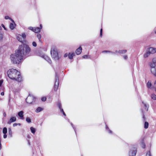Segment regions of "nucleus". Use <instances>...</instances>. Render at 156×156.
I'll list each match as a JSON object with an SVG mask.
<instances>
[{
    "label": "nucleus",
    "instance_id": "nucleus-1",
    "mask_svg": "<svg viewBox=\"0 0 156 156\" xmlns=\"http://www.w3.org/2000/svg\"><path fill=\"white\" fill-rule=\"evenodd\" d=\"M30 51V48L27 44L20 45L15 53L10 56L12 62L14 64H19L25 57L27 56Z\"/></svg>",
    "mask_w": 156,
    "mask_h": 156
},
{
    "label": "nucleus",
    "instance_id": "nucleus-2",
    "mask_svg": "<svg viewBox=\"0 0 156 156\" xmlns=\"http://www.w3.org/2000/svg\"><path fill=\"white\" fill-rule=\"evenodd\" d=\"M8 77L12 80H14L19 82L22 80L20 73L16 69H11L7 72Z\"/></svg>",
    "mask_w": 156,
    "mask_h": 156
},
{
    "label": "nucleus",
    "instance_id": "nucleus-3",
    "mask_svg": "<svg viewBox=\"0 0 156 156\" xmlns=\"http://www.w3.org/2000/svg\"><path fill=\"white\" fill-rule=\"evenodd\" d=\"M51 56L55 60H57L58 59V53L55 49H54L51 51Z\"/></svg>",
    "mask_w": 156,
    "mask_h": 156
},
{
    "label": "nucleus",
    "instance_id": "nucleus-4",
    "mask_svg": "<svg viewBox=\"0 0 156 156\" xmlns=\"http://www.w3.org/2000/svg\"><path fill=\"white\" fill-rule=\"evenodd\" d=\"M136 153V147H132L129 152V156H135Z\"/></svg>",
    "mask_w": 156,
    "mask_h": 156
},
{
    "label": "nucleus",
    "instance_id": "nucleus-5",
    "mask_svg": "<svg viewBox=\"0 0 156 156\" xmlns=\"http://www.w3.org/2000/svg\"><path fill=\"white\" fill-rule=\"evenodd\" d=\"M59 84L58 78L57 75L56 74L55 81V84L54 90L55 91H56L58 88Z\"/></svg>",
    "mask_w": 156,
    "mask_h": 156
},
{
    "label": "nucleus",
    "instance_id": "nucleus-6",
    "mask_svg": "<svg viewBox=\"0 0 156 156\" xmlns=\"http://www.w3.org/2000/svg\"><path fill=\"white\" fill-rule=\"evenodd\" d=\"M34 99L33 96L29 95L26 99V102L27 103L31 104L34 101Z\"/></svg>",
    "mask_w": 156,
    "mask_h": 156
},
{
    "label": "nucleus",
    "instance_id": "nucleus-7",
    "mask_svg": "<svg viewBox=\"0 0 156 156\" xmlns=\"http://www.w3.org/2000/svg\"><path fill=\"white\" fill-rule=\"evenodd\" d=\"M41 57L42 58L44 59L45 60L47 61L49 63H51V59L48 57L47 55H45L43 54L41 55Z\"/></svg>",
    "mask_w": 156,
    "mask_h": 156
},
{
    "label": "nucleus",
    "instance_id": "nucleus-8",
    "mask_svg": "<svg viewBox=\"0 0 156 156\" xmlns=\"http://www.w3.org/2000/svg\"><path fill=\"white\" fill-rule=\"evenodd\" d=\"M151 54H154L156 52V48L153 47H150L148 49Z\"/></svg>",
    "mask_w": 156,
    "mask_h": 156
},
{
    "label": "nucleus",
    "instance_id": "nucleus-9",
    "mask_svg": "<svg viewBox=\"0 0 156 156\" xmlns=\"http://www.w3.org/2000/svg\"><path fill=\"white\" fill-rule=\"evenodd\" d=\"M23 113L24 112L22 111L19 112L18 113V115L21 119H24Z\"/></svg>",
    "mask_w": 156,
    "mask_h": 156
},
{
    "label": "nucleus",
    "instance_id": "nucleus-10",
    "mask_svg": "<svg viewBox=\"0 0 156 156\" xmlns=\"http://www.w3.org/2000/svg\"><path fill=\"white\" fill-rule=\"evenodd\" d=\"M16 118L15 117H11L9 120L8 121V123L10 124L12 122L16 121Z\"/></svg>",
    "mask_w": 156,
    "mask_h": 156
},
{
    "label": "nucleus",
    "instance_id": "nucleus-11",
    "mask_svg": "<svg viewBox=\"0 0 156 156\" xmlns=\"http://www.w3.org/2000/svg\"><path fill=\"white\" fill-rule=\"evenodd\" d=\"M82 48L80 47L77 48L76 51V53L77 55H80L82 52Z\"/></svg>",
    "mask_w": 156,
    "mask_h": 156
},
{
    "label": "nucleus",
    "instance_id": "nucleus-12",
    "mask_svg": "<svg viewBox=\"0 0 156 156\" xmlns=\"http://www.w3.org/2000/svg\"><path fill=\"white\" fill-rule=\"evenodd\" d=\"M151 54L148 49L147 50L146 53L144 55V58H146L149 56Z\"/></svg>",
    "mask_w": 156,
    "mask_h": 156
},
{
    "label": "nucleus",
    "instance_id": "nucleus-13",
    "mask_svg": "<svg viewBox=\"0 0 156 156\" xmlns=\"http://www.w3.org/2000/svg\"><path fill=\"white\" fill-rule=\"evenodd\" d=\"M16 25V24L15 22H13L12 23H11L9 25V27L11 30H13L14 28Z\"/></svg>",
    "mask_w": 156,
    "mask_h": 156
},
{
    "label": "nucleus",
    "instance_id": "nucleus-14",
    "mask_svg": "<svg viewBox=\"0 0 156 156\" xmlns=\"http://www.w3.org/2000/svg\"><path fill=\"white\" fill-rule=\"evenodd\" d=\"M75 55L74 53H69L68 54V58L70 59H72L73 56Z\"/></svg>",
    "mask_w": 156,
    "mask_h": 156
},
{
    "label": "nucleus",
    "instance_id": "nucleus-15",
    "mask_svg": "<svg viewBox=\"0 0 156 156\" xmlns=\"http://www.w3.org/2000/svg\"><path fill=\"white\" fill-rule=\"evenodd\" d=\"M151 72L155 76H156V71L155 68H151Z\"/></svg>",
    "mask_w": 156,
    "mask_h": 156
},
{
    "label": "nucleus",
    "instance_id": "nucleus-16",
    "mask_svg": "<svg viewBox=\"0 0 156 156\" xmlns=\"http://www.w3.org/2000/svg\"><path fill=\"white\" fill-rule=\"evenodd\" d=\"M41 31L40 28L38 27H34V32L36 33H37L40 32Z\"/></svg>",
    "mask_w": 156,
    "mask_h": 156
},
{
    "label": "nucleus",
    "instance_id": "nucleus-17",
    "mask_svg": "<svg viewBox=\"0 0 156 156\" xmlns=\"http://www.w3.org/2000/svg\"><path fill=\"white\" fill-rule=\"evenodd\" d=\"M151 98L154 100H156V95L154 94H152L151 95Z\"/></svg>",
    "mask_w": 156,
    "mask_h": 156
},
{
    "label": "nucleus",
    "instance_id": "nucleus-18",
    "mask_svg": "<svg viewBox=\"0 0 156 156\" xmlns=\"http://www.w3.org/2000/svg\"><path fill=\"white\" fill-rule=\"evenodd\" d=\"M126 52V50H120L118 51V53L121 54H124Z\"/></svg>",
    "mask_w": 156,
    "mask_h": 156
},
{
    "label": "nucleus",
    "instance_id": "nucleus-19",
    "mask_svg": "<svg viewBox=\"0 0 156 156\" xmlns=\"http://www.w3.org/2000/svg\"><path fill=\"white\" fill-rule=\"evenodd\" d=\"M5 19L6 20L9 19L11 20L12 22L14 23V21L11 18L9 17V16H5Z\"/></svg>",
    "mask_w": 156,
    "mask_h": 156
},
{
    "label": "nucleus",
    "instance_id": "nucleus-20",
    "mask_svg": "<svg viewBox=\"0 0 156 156\" xmlns=\"http://www.w3.org/2000/svg\"><path fill=\"white\" fill-rule=\"evenodd\" d=\"M151 86V82L150 81H149L147 84V86L148 88H150Z\"/></svg>",
    "mask_w": 156,
    "mask_h": 156
},
{
    "label": "nucleus",
    "instance_id": "nucleus-21",
    "mask_svg": "<svg viewBox=\"0 0 156 156\" xmlns=\"http://www.w3.org/2000/svg\"><path fill=\"white\" fill-rule=\"evenodd\" d=\"M42 110V109L40 107H38L36 110V112H41Z\"/></svg>",
    "mask_w": 156,
    "mask_h": 156
},
{
    "label": "nucleus",
    "instance_id": "nucleus-22",
    "mask_svg": "<svg viewBox=\"0 0 156 156\" xmlns=\"http://www.w3.org/2000/svg\"><path fill=\"white\" fill-rule=\"evenodd\" d=\"M150 66L151 68H155V64L154 63H151L150 64Z\"/></svg>",
    "mask_w": 156,
    "mask_h": 156
},
{
    "label": "nucleus",
    "instance_id": "nucleus-23",
    "mask_svg": "<svg viewBox=\"0 0 156 156\" xmlns=\"http://www.w3.org/2000/svg\"><path fill=\"white\" fill-rule=\"evenodd\" d=\"M30 130H31V132L32 133H33V134L34 133L35 131V128H34L33 127H31L30 128Z\"/></svg>",
    "mask_w": 156,
    "mask_h": 156
},
{
    "label": "nucleus",
    "instance_id": "nucleus-24",
    "mask_svg": "<svg viewBox=\"0 0 156 156\" xmlns=\"http://www.w3.org/2000/svg\"><path fill=\"white\" fill-rule=\"evenodd\" d=\"M148 122H146L144 123V127L145 129H147L148 128Z\"/></svg>",
    "mask_w": 156,
    "mask_h": 156
},
{
    "label": "nucleus",
    "instance_id": "nucleus-25",
    "mask_svg": "<svg viewBox=\"0 0 156 156\" xmlns=\"http://www.w3.org/2000/svg\"><path fill=\"white\" fill-rule=\"evenodd\" d=\"M141 145L142 147L144 148H145V145L143 140L141 143Z\"/></svg>",
    "mask_w": 156,
    "mask_h": 156
},
{
    "label": "nucleus",
    "instance_id": "nucleus-26",
    "mask_svg": "<svg viewBox=\"0 0 156 156\" xmlns=\"http://www.w3.org/2000/svg\"><path fill=\"white\" fill-rule=\"evenodd\" d=\"M7 133V129L6 127H4L3 129V133L4 134H6Z\"/></svg>",
    "mask_w": 156,
    "mask_h": 156
},
{
    "label": "nucleus",
    "instance_id": "nucleus-27",
    "mask_svg": "<svg viewBox=\"0 0 156 156\" xmlns=\"http://www.w3.org/2000/svg\"><path fill=\"white\" fill-rule=\"evenodd\" d=\"M21 37V35H19L18 36H17V39L19 41L21 42L22 40V39L20 38Z\"/></svg>",
    "mask_w": 156,
    "mask_h": 156
},
{
    "label": "nucleus",
    "instance_id": "nucleus-28",
    "mask_svg": "<svg viewBox=\"0 0 156 156\" xmlns=\"http://www.w3.org/2000/svg\"><path fill=\"white\" fill-rule=\"evenodd\" d=\"M26 121L28 123H30L31 122V120L28 117H27L26 119Z\"/></svg>",
    "mask_w": 156,
    "mask_h": 156
},
{
    "label": "nucleus",
    "instance_id": "nucleus-29",
    "mask_svg": "<svg viewBox=\"0 0 156 156\" xmlns=\"http://www.w3.org/2000/svg\"><path fill=\"white\" fill-rule=\"evenodd\" d=\"M102 53H104V52H109H109H111L112 54H114V52H110V51H102Z\"/></svg>",
    "mask_w": 156,
    "mask_h": 156
},
{
    "label": "nucleus",
    "instance_id": "nucleus-30",
    "mask_svg": "<svg viewBox=\"0 0 156 156\" xmlns=\"http://www.w3.org/2000/svg\"><path fill=\"white\" fill-rule=\"evenodd\" d=\"M3 37V34L0 32V41L2 40Z\"/></svg>",
    "mask_w": 156,
    "mask_h": 156
},
{
    "label": "nucleus",
    "instance_id": "nucleus-31",
    "mask_svg": "<svg viewBox=\"0 0 156 156\" xmlns=\"http://www.w3.org/2000/svg\"><path fill=\"white\" fill-rule=\"evenodd\" d=\"M32 44L33 46L34 47H36L37 45L36 43L34 41L33 42Z\"/></svg>",
    "mask_w": 156,
    "mask_h": 156
},
{
    "label": "nucleus",
    "instance_id": "nucleus-32",
    "mask_svg": "<svg viewBox=\"0 0 156 156\" xmlns=\"http://www.w3.org/2000/svg\"><path fill=\"white\" fill-rule=\"evenodd\" d=\"M142 103L144 105V107L146 108H148V105L146 104V103H144V102H142Z\"/></svg>",
    "mask_w": 156,
    "mask_h": 156
},
{
    "label": "nucleus",
    "instance_id": "nucleus-33",
    "mask_svg": "<svg viewBox=\"0 0 156 156\" xmlns=\"http://www.w3.org/2000/svg\"><path fill=\"white\" fill-rule=\"evenodd\" d=\"M41 100L43 101H46V97H42L41 98Z\"/></svg>",
    "mask_w": 156,
    "mask_h": 156
},
{
    "label": "nucleus",
    "instance_id": "nucleus-34",
    "mask_svg": "<svg viewBox=\"0 0 156 156\" xmlns=\"http://www.w3.org/2000/svg\"><path fill=\"white\" fill-rule=\"evenodd\" d=\"M106 128L107 129H108V131H109V133H112V131L111 130H110L109 129V128H108V126L106 125Z\"/></svg>",
    "mask_w": 156,
    "mask_h": 156
},
{
    "label": "nucleus",
    "instance_id": "nucleus-35",
    "mask_svg": "<svg viewBox=\"0 0 156 156\" xmlns=\"http://www.w3.org/2000/svg\"><path fill=\"white\" fill-rule=\"evenodd\" d=\"M28 29L30 30L33 31L34 32V27H28Z\"/></svg>",
    "mask_w": 156,
    "mask_h": 156
},
{
    "label": "nucleus",
    "instance_id": "nucleus-36",
    "mask_svg": "<svg viewBox=\"0 0 156 156\" xmlns=\"http://www.w3.org/2000/svg\"><path fill=\"white\" fill-rule=\"evenodd\" d=\"M37 37L39 40V41H40V39L41 37V34H38L37 35Z\"/></svg>",
    "mask_w": 156,
    "mask_h": 156
},
{
    "label": "nucleus",
    "instance_id": "nucleus-37",
    "mask_svg": "<svg viewBox=\"0 0 156 156\" xmlns=\"http://www.w3.org/2000/svg\"><path fill=\"white\" fill-rule=\"evenodd\" d=\"M146 156H151L150 151H149L146 154Z\"/></svg>",
    "mask_w": 156,
    "mask_h": 156
},
{
    "label": "nucleus",
    "instance_id": "nucleus-38",
    "mask_svg": "<svg viewBox=\"0 0 156 156\" xmlns=\"http://www.w3.org/2000/svg\"><path fill=\"white\" fill-rule=\"evenodd\" d=\"M102 29L101 28L100 30V36L101 37H102Z\"/></svg>",
    "mask_w": 156,
    "mask_h": 156
},
{
    "label": "nucleus",
    "instance_id": "nucleus-39",
    "mask_svg": "<svg viewBox=\"0 0 156 156\" xmlns=\"http://www.w3.org/2000/svg\"><path fill=\"white\" fill-rule=\"evenodd\" d=\"M26 35L25 34H22V35H21V37H22L23 39H24L26 38Z\"/></svg>",
    "mask_w": 156,
    "mask_h": 156
},
{
    "label": "nucleus",
    "instance_id": "nucleus-40",
    "mask_svg": "<svg viewBox=\"0 0 156 156\" xmlns=\"http://www.w3.org/2000/svg\"><path fill=\"white\" fill-rule=\"evenodd\" d=\"M83 58H88V55H85L83 56Z\"/></svg>",
    "mask_w": 156,
    "mask_h": 156
},
{
    "label": "nucleus",
    "instance_id": "nucleus-41",
    "mask_svg": "<svg viewBox=\"0 0 156 156\" xmlns=\"http://www.w3.org/2000/svg\"><path fill=\"white\" fill-rule=\"evenodd\" d=\"M156 62V58H154L153 59L152 63H154L155 64Z\"/></svg>",
    "mask_w": 156,
    "mask_h": 156
},
{
    "label": "nucleus",
    "instance_id": "nucleus-42",
    "mask_svg": "<svg viewBox=\"0 0 156 156\" xmlns=\"http://www.w3.org/2000/svg\"><path fill=\"white\" fill-rule=\"evenodd\" d=\"M58 106L59 109H60L61 108V104L60 103H59L58 104Z\"/></svg>",
    "mask_w": 156,
    "mask_h": 156
},
{
    "label": "nucleus",
    "instance_id": "nucleus-43",
    "mask_svg": "<svg viewBox=\"0 0 156 156\" xmlns=\"http://www.w3.org/2000/svg\"><path fill=\"white\" fill-rule=\"evenodd\" d=\"M71 124L72 125V126L73 127V128L74 129V130L75 131V132L76 133V130H75V128L74 127V126H73V124L72 123H71Z\"/></svg>",
    "mask_w": 156,
    "mask_h": 156
},
{
    "label": "nucleus",
    "instance_id": "nucleus-44",
    "mask_svg": "<svg viewBox=\"0 0 156 156\" xmlns=\"http://www.w3.org/2000/svg\"><path fill=\"white\" fill-rule=\"evenodd\" d=\"M7 135L6 134H4V135H3V138H6L7 137Z\"/></svg>",
    "mask_w": 156,
    "mask_h": 156
},
{
    "label": "nucleus",
    "instance_id": "nucleus-45",
    "mask_svg": "<svg viewBox=\"0 0 156 156\" xmlns=\"http://www.w3.org/2000/svg\"><path fill=\"white\" fill-rule=\"evenodd\" d=\"M2 27L4 28V29L5 30H6V28L5 27V26H4V24H2Z\"/></svg>",
    "mask_w": 156,
    "mask_h": 156
},
{
    "label": "nucleus",
    "instance_id": "nucleus-46",
    "mask_svg": "<svg viewBox=\"0 0 156 156\" xmlns=\"http://www.w3.org/2000/svg\"><path fill=\"white\" fill-rule=\"evenodd\" d=\"M67 56H68V54L67 53H66L64 55L65 57H67Z\"/></svg>",
    "mask_w": 156,
    "mask_h": 156
},
{
    "label": "nucleus",
    "instance_id": "nucleus-47",
    "mask_svg": "<svg viewBox=\"0 0 156 156\" xmlns=\"http://www.w3.org/2000/svg\"><path fill=\"white\" fill-rule=\"evenodd\" d=\"M123 58L125 59H126L127 58V57L126 55H125V56H123Z\"/></svg>",
    "mask_w": 156,
    "mask_h": 156
},
{
    "label": "nucleus",
    "instance_id": "nucleus-48",
    "mask_svg": "<svg viewBox=\"0 0 156 156\" xmlns=\"http://www.w3.org/2000/svg\"><path fill=\"white\" fill-rule=\"evenodd\" d=\"M18 125L17 123H15L13 124V126L15 127Z\"/></svg>",
    "mask_w": 156,
    "mask_h": 156
},
{
    "label": "nucleus",
    "instance_id": "nucleus-49",
    "mask_svg": "<svg viewBox=\"0 0 156 156\" xmlns=\"http://www.w3.org/2000/svg\"><path fill=\"white\" fill-rule=\"evenodd\" d=\"M3 82V81L2 80H0V86L1 85Z\"/></svg>",
    "mask_w": 156,
    "mask_h": 156
},
{
    "label": "nucleus",
    "instance_id": "nucleus-50",
    "mask_svg": "<svg viewBox=\"0 0 156 156\" xmlns=\"http://www.w3.org/2000/svg\"><path fill=\"white\" fill-rule=\"evenodd\" d=\"M154 85L155 87V91L156 92V81H155V82H154Z\"/></svg>",
    "mask_w": 156,
    "mask_h": 156
},
{
    "label": "nucleus",
    "instance_id": "nucleus-51",
    "mask_svg": "<svg viewBox=\"0 0 156 156\" xmlns=\"http://www.w3.org/2000/svg\"><path fill=\"white\" fill-rule=\"evenodd\" d=\"M1 94L3 96L4 95V92H2Z\"/></svg>",
    "mask_w": 156,
    "mask_h": 156
},
{
    "label": "nucleus",
    "instance_id": "nucleus-52",
    "mask_svg": "<svg viewBox=\"0 0 156 156\" xmlns=\"http://www.w3.org/2000/svg\"><path fill=\"white\" fill-rule=\"evenodd\" d=\"M9 133H12V131H11V130L10 129H9Z\"/></svg>",
    "mask_w": 156,
    "mask_h": 156
},
{
    "label": "nucleus",
    "instance_id": "nucleus-53",
    "mask_svg": "<svg viewBox=\"0 0 156 156\" xmlns=\"http://www.w3.org/2000/svg\"><path fill=\"white\" fill-rule=\"evenodd\" d=\"M1 140H0V150L1 149Z\"/></svg>",
    "mask_w": 156,
    "mask_h": 156
},
{
    "label": "nucleus",
    "instance_id": "nucleus-54",
    "mask_svg": "<svg viewBox=\"0 0 156 156\" xmlns=\"http://www.w3.org/2000/svg\"><path fill=\"white\" fill-rule=\"evenodd\" d=\"M60 111H61V112H64V111H63V109H62V108H60Z\"/></svg>",
    "mask_w": 156,
    "mask_h": 156
},
{
    "label": "nucleus",
    "instance_id": "nucleus-55",
    "mask_svg": "<svg viewBox=\"0 0 156 156\" xmlns=\"http://www.w3.org/2000/svg\"><path fill=\"white\" fill-rule=\"evenodd\" d=\"M3 115H4V117H5L6 116V113H5V112L4 113Z\"/></svg>",
    "mask_w": 156,
    "mask_h": 156
},
{
    "label": "nucleus",
    "instance_id": "nucleus-56",
    "mask_svg": "<svg viewBox=\"0 0 156 156\" xmlns=\"http://www.w3.org/2000/svg\"><path fill=\"white\" fill-rule=\"evenodd\" d=\"M42 26L41 24H40V27H39L40 28V30L42 28Z\"/></svg>",
    "mask_w": 156,
    "mask_h": 156
},
{
    "label": "nucleus",
    "instance_id": "nucleus-57",
    "mask_svg": "<svg viewBox=\"0 0 156 156\" xmlns=\"http://www.w3.org/2000/svg\"><path fill=\"white\" fill-rule=\"evenodd\" d=\"M62 112V113H63V115L64 116H66V114L65 113V112H64H64Z\"/></svg>",
    "mask_w": 156,
    "mask_h": 156
},
{
    "label": "nucleus",
    "instance_id": "nucleus-58",
    "mask_svg": "<svg viewBox=\"0 0 156 156\" xmlns=\"http://www.w3.org/2000/svg\"><path fill=\"white\" fill-rule=\"evenodd\" d=\"M143 118L144 119V120H145V116H144V115H143Z\"/></svg>",
    "mask_w": 156,
    "mask_h": 156
},
{
    "label": "nucleus",
    "instance_id": "nucleus-59",
    "mask_svg": "<svg viewBox=\"0 0 156 156\" xmlns=\"http://www.w3.org/2000/svg\"><path fill=\"white\" fill-rule=\"evenodd\" d=\"M2 29V27L1 26H0V30H1Z\"/></svg>",
    "mask_w": 156,
    "mask_h": 156
},
{
    "label": "nucleus",
    "instance_id": "nucleus-60",
    "mask_svg": "<svg viewBox=\"0 0 156 156\" xmlns=\"http://www.w3.org/2000/svg\"><path fill=\"white\" fill-rule=\"evenodd\" d=\"M18 125L20 126L21 124L20 123H17Z\"/></svg>",
    "mask_w": 156,
    "mask_h": 156
},
{
    "label": "nucleus",
    "instance_id": "nucleus-61",
    "mask_svg": "<svg viewBox=\"0 0 156 156\" xmlns=\"http://www.w3.org/2000/svg\"><path fill=\"white\" fill-rule=\"evenodd\" d=\"M115 52L116 53L118 52V51L117 50L115 51Z\"/></svg>",
    "mask_w": 156,
    "mask_h": 156
},
{
    "label": "nucleus",
    "instance_id": "nucleus-62",
    "mask_svg": "<svg viewBox=\"0 0 156 156\" xmlns=\"http://www.w3.org/2000/svg\"><path fill=\"white\" fill-rule=\"evenodd\" d=\"M147 110H148V108H147V109H146V111H147Z\"/></svg>",
    "mask_w": 156,
    "mask_h": 156
}]
</instances>
